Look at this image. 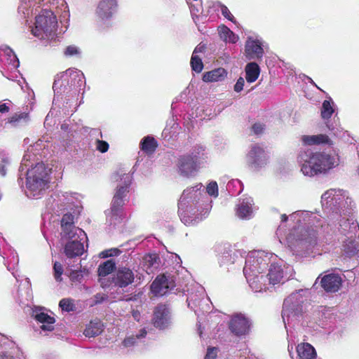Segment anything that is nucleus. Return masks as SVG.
I'll list each match as a JSON object with an SVG mask.
<instances>
[{
	"mask_svg": "<svg viewBox=\"0 0 359 359\" xmlns=\"http://www.w3.org/2000/svg\"><path fill=\"white\" fill-rule=\"evenodd\" d=\"M203 184L186 189L178 203V213L182 222L186 225L194 224L203 219L211 208V201L203 193Z\"/></svg>",
	"mask_w": 359,
	"mask_h": 359,
	"instance_id": "nucleus-1",
	"label": "nucleus"
},
{
	"mask_svg": "<svg viewBox=\"0 0 359 359\" xmlns=\"http://www.w3.org/2000/svg\"><path fill=\"white\" fill-rule=\"evenodd\" d=\"M302 218L304 221H308V224L299 225L293 229L287 236L286 240L288 247L293 251L299 252L302 250H309L316 244L317 229L312 228L323 226L320 219L316 215L305 211H298L290 215L291 219Z\"/></svg>",
	"mask_w": 359,
	"mask_h": 359,
	"instance_id": "nucleus-2",
	"label": "nucleus"
},
{
	"mask_svg": "<svg viewBox=\"0 0 359 359\" xmlns=\"http://www.w3.org/2000/svg\"><path fill=\"white\" fill-rule=\"evenodd\" d=\"M20 168L27 169V196L37 198L43 195L48 187L52 168L39 158H22Z\"/></svg>",
	"mask_w": 359,
	"mask_h": 359,
	"instance_id": "nucleus-3",
	"label": "nucleus"
},
{
	"mask_svg": "<svg viewBox=\"0 0 359 359\" xmlns=\"http://www.w3.org/2000/svg\"><path fill=\"white\" fill-rule=\"evenodd\" d=\"M308 293L306 290H299L292 293L284 301L282 318L287 329L288 338L292 334L288 327L294 326L297 322L300 321Z\"/></svg>",
	"mask_w": 359,
	"mask_h": 359,
	"instance_id": "nucleus-4",
	"label": "nucleus"
},
{
	"mask_svg": "<svg viewBox=\"0 0 359 359\" xmlns=\"http://www.w3.org/2000/svg\"><path fill=\"white\" fill-rule=\"evenodd\" d=\"M272 257V255L263 251H254L248 254L243 268V273L250 287L259 288L255 281V274H263V271L271 262Z\"/></svg>",
	"mask_w": 359,
	"mask_h": 359,
	"instance_id": "nucleus-5",
	"label": "nucleus"
},
{
	"mask_svg": "<svg viewBox=\"0 0 359 359\" xmlns=\"http://www.w3.org/2000/svg\"><path fill=\"white\" fill-rule=\"evenodd\" d=\"M112 179L117 183V189L112 201L111 212L117 214L118 208L124 204L132 182V173L129 167L119 168L114 173Z\"/></svg>",
	"mask_w": 359,
	"mask_h": 359,
	"instance_id": "nucleus-6",
	"label": "nucleus"
},
{
	"mask_svg": "<svg viewBox=\"0 0 359 359\" xmlns=\"http://www.w3.org/2000/svg\"><path fill=\"white\" fill-rule=\"evenodd\" d=\"M57 19L51 11L44 9L35 17L34 26L32 27V34L41 39H53L57 29Z\"/></svg>",
	"mask_w": 359,
	"mask_h": 359,
	"instance_id": "nucleus-7",
	"label": "nucleus"
},
{
	"mask_svg": "<svg viewBox=\"0 0 359 359\" xmlns=\"http://www.w3.org/2000/svg\"><path fill=\"white\" fill-rule=\"evenodd\" d=\"M69 79H72V83L74 86L76 83L78 87H81L85 84L83 74L76 69H69L67 71L57 75L53 85V89L56 96L63 93L70 91Z\"/></svg>",
	"mask_w": 359,
	"mask_h": 359,
	"instance_id": "nucleus-8",
	"label": "nucleus"
},
{
	"mask_svg": "<svg viewBox=\"0 0 359 359\" xmlns=\"http://www.w3.org/2000/svg\"><path fill=\"white\" fill-rule=\"evenodd\" d=\"M339 163V158H306L301 162V171L305 176L312 177L325 173Z\"/></svg>",
	"mask_w": 359,
	"mask_h": 359,
	"instance_id": "nucleus-9",
	"label": "nucleus"
},
{
	"mask_svg": "<svg viewBox=\"0 0 359 359\" xmlns=\"http://www.w3.org/2000/svg\"><path fill=\"white\" fill-rule=\"evenodd\" d=\"M292 271L289 265L283 262L271 263L266 277L269 284L276 285L289 279L292 276Z\"/></svg>",
	"mask_w": 359,
	"mask_h": 359,
	"instance_id": "nucleus-10",
	"label": "nucleus"
},
{
	"mask_svg": "<svg viewBox=\"0 0 359 359\" xmlns=\"http://www.w3.org/2000/svg\"><path fill=\"white\" fill-rule=\"evenodd\" d=\"M346 198L348 199L343 190L330 189L323 194L321 203L325 208L337 210L344 205Z\"/></svg>",
	"mask_w": 359,
	"mask_h": 359,
	"instance_id": "nucleus-11",
	"label": "nucleus"
},
{
	"mask_svg": "<svg viewBox=\"0 0 359 359\" xmlns=\"http://www.w3.org/2000/svg\"><path fill=\"white\" fill-rule=\"evenodd\" d=\"M62 239L67 241L65 245V253L69 258L81 256L84 252L83 242L87 238L84 232L83 236L77 238L76 235L62 237Z\"/></svg>",
	"mask_w": 359,
	"mask_h": 359,
	"instance_id": "nucleus-12",
	"label": "nucleus"
},
{
	"mask_svg": "<svg viewBox=\"0 0 359 359\" xmlns=\"http://www.w3.org/2000/svg\"><path fill=\"white\" fill-rule=\"evenodd\" d=\"M32 316L39 323L41 324V329L43 331H52L54 330L55 319L53 314L44 308H36L32 311Z\"/></svg>",
	"mask_w": 359,
	"mask_h": 359,
	"instance_id": "nucleus-13",
	"label": "nucleus"
},
{
	"mask_svg": "<svg viewBox=\"0 0 359 359\" xmlns=\"http://www.w3.org/2000/svg\"><path fill=\"white\" fill-rule=\"evenodd\" d=\"M152 321L158 329L167 328L172 322L170 309L165 305H158L154 310Z\"/></svg>",
	"mask_w": 359,
	"mask_h": 359,
	"instance_id": "nucleus-14",
	"label": "nucleus"
},
{
	"mask_svg": "<svg viewBox=\"0 0 359 359\" xmlns=\"http://www.w3.org/2000/svg\"><path fill=\"white\" fill-rule=\"evenodd\" d=\"M179 172L184 176L194 175L203 166L198 158H179Z\"/></svg>",
	"mask_w": 359,
	"mask_h": 359,
	"instance_id": "nucleus-15",
	"label": "nucleus"
},
{
	"mask_svg": "<svg viewBox=\"0 0 359 359\" xmlns=\"http://www.w3.org/2000/svg\"><path fill=\"white\" fill-rule=\"evenodd\" d=\"M231 331L237 336L245 335L248 333L250 323L247 318L242 314L234 315L230 323Z\"/></svg>",
	"mask_w": 359,
	"mask_h": 359,
	"instance_id": "nucleus-16",
	"label": "nucleus"
},
{
	"mask_svg": "<svg viewBox=\"0 0 359 359\" xmlns=\"http://www.w3.org/2000/svg\"><path fill=\"white\" fill-rule=\"evenodd\" d=\"M245 52L248 60H261L264 55L262 42L258 39L248 38L245 42Z\"/></svg>",
	"mask_w": 359,
	"mask_h": 359,
	"instance_id": "nucleus-17",
	"label": "nucleus"
},
{
	"mask_svg": "<svg viewBox=\"0 0 359 359\" xmlns=\"http://www.w3.org/2000/svg\"><path fill=\"white\" fill-rule=\"evenodd\" d=\"M74 217L71 213L65 214L61 221L62 237L69 236L72 234L77 238L84 236V231L74 225Z\"/></svg>",
	"mask_w": 359,
	"mask_h": 359,
	"instance_id": "nucleus-18",
	"label": "nucleus"
},
{
	"mask_svg": "<svg viewBox=\"0 0 359 359\" xmlns=\"http://www.w3.org/2000/svg\"><path fill=\"white\" fill-rule=\"evenodd\" d=\"M255 210L254 201L251 197L241 199L237 205L236 215L241 219H250Z\"/></svg>",
	"mask_w": 359,
	"mask_h": 359,
	"instance_id": "nucleus-19",
	"label": "nucleus"
},
{
	"mask_svg": "<svg viewBox=\"0 0 359 359\" xmlns=\"http://www.w3.org/2000/svg\"><path fill=\"white\" fill-rule=\"evenodd\" d=\"M116 0H101L98 4L96 13L102 20H107L116 13Z\"/></svg>",
	"mask_w": 359,
	"mask_h": 359,
	"instance_id": "nucleus-20",
	"label": "nucleus"
},
{
	"mask_svg": "<svg viewBox=\"0 0 359 359\" xmlns=\"http://www.w3.org/2000/svg\"><path fill=\"white\" fill-rule=\"evenodd\" d=\"M134 278V273L131 269L121 267L117 271L114 278V283L116 286L126 287L133 282Z\"/></svg>",
	"mask_w": 359,
	"mask_h": 359,
	"instance_id": "nucleus-21",
	"label": "nucleus"
},
{
	"mask_svg": "<svg viewBox=\"0 0 359 359\" xmlns=\"http://www.w3.org/2000/svg\"><path fill=\"white\" fill-rule=\"evenodd\" d=\"M173 285L164 275L158 276L151 285V290L155 295L162 296Z\"/></svg>",
	"mask_w": 359,
	"mask_h": 359,
	"instance_id": "nucleus-22",
	"label": "nucleus"
},
{
	"mask_svg": "<svg viewBox=\"0 0 359 359\" xmlns=\"http://www.w3.org/2000/svg\"><path fill=\"white\" fill-rule=\"evenodd\" d=\"M302 144L305 146L314 145H328L333 144L331 139L325 134H318L313 135H303L301 137Z\"/></svg>",
	"mask_w": 359,
	"mask_h": 359,
	"instance_id": "nucleus-23",
	"label": "nucleus"
},
{
	"mask_svg": "<svg viewBox=\"0 0 359 359\" xmlns=\"http://www.w3.org/2000/svg\"><path fill=\"white\" fill-rule=\"evenodd\" d=\"M321 285L327 292H335L341 285V278L337 274H328L321 280Z\"/></svg>",
	"mask_w": 359,
	"mask_h": 359,
	"instance_id": "nucleus-24",
	"label": "nucleus"
},
{
	"mask_svg": "<svg viewBox=\"0 0 359 359\" xmlns=\"http://www.w3.org/2000/svg\"><path fill=\"white\" fill-rule=\"evenodd\" d=\"M142 265L147 273H152L159 267V257L155 253L145 255L142 258Z\"/></svg>",
	"mask_w": 359,
	"mask_h": 359,
	"instance_id": "nucleus-25",
	"label": "nucleus"
},
{
	"mask_svg": "<svg viewBox=\"0 0 359 359\" xmlns=\"http://www.w3.org/2000/svg\"><path fill=\"white\" fill-rule=\"evenodd\" d=\"M299 359H315L316 351L314 347L309 343H301L296 348Z\"/></svg>",
	"mask_w": 359,
	"mask_h": 359,
	"instance_id": "nucleus-26",
	"label": "nucleus"
},
{
	"mask_svg": "<svg viewBox=\"0 0 359 359\" xmlns=\"http://www.w3.org/2000/svg\"><path fill=\"white\" fill-rule=\"evenodd\" d=\"M29 121V114L27 112H19L13 114L6 122L11 126L18 128L27 125Z\"/></svg>",
	"mask_w": 359,
	"mask_h": 359,
	"instance_id": "nucleus-27",
	"label": "nucleus"
},
{
	"mask_svg": "<svg viewBox=\"0 0 359 359\" xmlns=\"http://www.w3.org/2000/svg\"><path fill=\"white\" fill-rule=\"evenodd\" d=\"M340 231L341 233H355L358 230V223L353 218L345 219L343 217L339 222Z\"/></svg>",
	"mask_w": 359,
	"mask_h": 359,
	"instance_id": "nucleus-28",
	"label": "nucleus"
},
{
	"mask_svg": "<svg viewBox=\"0 0 359 359\" xmlns=\"http://www.w3.org/2000/svg\"><path fill=\"white\" fill-rule=\"evenodd\" d=\"M226 76V70L223 68H218L205 73L203 76V81L205 82H217L224 80Z\"/></svg>",
	"mask_w": 359,
	"mask_h": 359,
	"instance_id": "nucleus-29",
	"label": "nucleus"
},
{
	"mask_svg": "<svg viewBox=\"0 0 359 359\" xmlns=\"http://www.w3.org/2000/svg\"><path fill=\"white\" fill-rule=\"evenodd\" d=\"M140 149L147 155H151L158 147V144L154 137L147 136L142 139L140 143Z\"/></svg>",
	"mask_w": 359,
	"mask_h": 359,
	"instance_id": "nucleus-30",
	"label": "nucleus"
},
{
	"mask_svg": "<svg viewBox=\"0 0 359 359\" xmlns=\"http://www.w3.org/2000/svg\"><path fill=\"white\" fill-rule=\"evenodd\" d=\"M218 32L220 39L226 43H236L239 39V36L226 26H219Z\"/></svg>",
	"mask_w": 359,
	"mask_h": 359,
	"instance_id": "nucleus-31",
	"label": "nucleus"
},
{
	"mask_svg": "<svg viewBox=\"0 0 359 359\" xmlns=\"http://www.w3.org/2000/svg\"><path fill=\"white\" fill-rule=\"evenodd\" d=\"M103 331V324L98 320H92L87 325L83 334L88 337H94Z\"/></svg>",
	"mask_w": 359,
	"mask_h": 359,
	"instance_id": "nucleus-32",
	"label": "nucleus"
},
{
	"mask_svg": "<svg viewBox=\"0 0 359 359\" xmlns=\"http://www.w3.org/2000/svg\"><path fill=\"white\" fill-rule=\"evenodd\" d=\"M260 73L259 65L256 62H250L245 67V79L248 83L255 82Z\"/></svg>",
	"mask_w": 359,
	"mask_h": 359,
	"instance_id": "nucleus-33",
	"label": "nucleus"
},
{
	"mask_svg": "<svg viewBox=\"0 0 359 359\" xmlns=\"http://www.w3.org/2000/svg\"><path fill=\"white\" fill-rule=\"evenodd\" d=\"M115 268V262L112 259L104 262L100 265L98 268V275L100 277H104L111 273Z\"/></svg>",
	"mask_w": 359,
	"mask_h": 359,
	"instance_id": "nucleus-34",
	"label": "nucleus"
},
{
	"mask_svg": "<svg viewBox=\"0 0 359 359\" xmlns=\"http://www.w3.org/2000/svg\"><path fill=\"white\" fill-rule=\"evenodd\" d=\"M255 281L257 283V285L260 288L256 289L252 287H250V288L255 292H259L263 290H266L267 288V285L269 284L268 280L266 279V277L264 274H255Z\"/></svg>",
	"mask_w": 359,
	"mask_h": 359,
	"instance_id": "nucleus-35",
	"label": "nucleus"
},
{
	"mask_svg": "<svg viewBox=\"0 0 359 359\" xmlns=\"http://www.w3.org/2000/svg\"><path fill=\"white\" fill-rule=\"evenodd\" d=\"M211 4L212 8H214L215 11H220L223 16L229 20H233V16L226 6L222 4L219 2H212ZM210 7H211V6H210Z\"/></svg>",
	"mask_w": 359,
	"mask_h": 359,
	"instance_id": "nucleus-36",
	"label": "nucleus"
},
{
	"mask_svg": "<svg viewBox=\"0 0 359 359\" xmlns=\"http://www.w3.org/2000/svg\"><path fill=\"white\" fill-rule=\"evenodd\" d=\"M146 334L147 331L144 329H142L136 336L132 335L126 338L123 341V344L125 347L132 346L136 344L137 339L144 338Z\"/></svg>",
	"mask_w": 359,
	"mask_h": 359,
	"instance_id": "nucleus-37",
	"label": "nucleus"
},
{
	"mask_svg": "<svg viewBox=\"0 0 359 359\" xmlns=\"http://www.w3.org/2000/svg\"><path fill=\"white\" fill-rule=\"evenodd\" d=\"M251 170L254 171L261 170L267 165L266 158H250L248 162Z\"/></svg>",
	"mask_w": 359,
	"mask_h": 359,
	"instance_id": "nucleus-38",
	"label": "nucleus"
},
{
	"mask_svg": "<svg viewBox=\"0 0 359 359\" xmlns=\"http://www.w3.org/2000/svg\"><path fill=\"white\" fill-rule=\"evenodd\" d=\"M192 70L196 73H200L203 69V64L201 57L199 55H191L190 62Z\"/></svg>",
	"mask_w": 359,
	"mask_h": 359,
	"instance_id": "nucleus-39",
	"label": "nucleus"
},
{
	"mask_svg": "<svg viewBox=\"0 0 359 359\" xmlns=\"http://www.w3.org/2000/svg\"><path fill=\"white\" fill-rule=\"evenodd\" d=\"M334 113V109L332 106L331 105L330 100H324L323 102L322 110H321V116L323 119H329L332 114Z\"/></svg>",
	"mask_w": 359,
	"mask_h": 359,
	"instance_id": "nucleus-40",
	"label": "nucleus"
},
{
	"mask_svg": "<svg viewBox=\"0 0 359 359\" xmlns=\"http://www.w3.org/2000/svg\"><path fill=\"white\" fill-rule=\"evenodd\" d=\"M31 5L30 0H29L28 2L25 1V0H22L18 7V12L22 14L25 18H29L33 13V10L30 9Z\"/></svg>",
	"mask_w": 359,
	"mask_h": 359,
	"instance_id": "nucleus-41",
	"label": "nucleus"
},
{
	"mask_svg": "<svg viewBox=\"0 0 359 359\" xmlns=\"http://www.w3.org/2000/svg\"><path fill=\"white\" fill-rule=\"evenodd\" d=\"M206 193L208 196L213 198H217L219 195V189L217 183L215 181L210 182L205 188Z\"/></svg>",
	"mask_w": 359,
	"mask_h": 359,
	"instance_id": "nucleus-42",
	"label": "nucleus"
},
{
	"mask_svg": "<svg viewBox=\"0 0 359 359\" xmlns=\"http://www.w3.org/2000/svg\"><path fill=\"white\" fill-rule=\"evenodd\" d=\"M64 53L67 57H81V51L79 47L74 45H70L65 48Z\"/></svg>",
	"mask_w": 359,
	"mask_h": 359,
	"instance_id": "nucleus-43",
	"label": "nucleus"
},
{
	"mask_svg": "<svg viewBox=\"0 0 359 359\" xmlns=\"http://www.w3.org/2000/svg\"><path fill=\"white\" fill-rule=\"evenodd\" d=\"M264 154V148L259 144H252L248 152V157H259Z\"/></svg>",
	"mask_w": 359,
	"mask_h": 359,
	"instance_id": "nucleus-44",
	"label": "nucleus"
},
{
	"mask_svg": "<svg viewBox=\"0 0 359 359\" xmlns=\"http://www.w3.org/2000/svg\"><path fill=\"white\" fill-rule=\"evenodd\" d=\"M59 306L62 311L67 312L72 311L75 309L74 302L70 299H62V300H60Z\"/></svg>",
	"mask_w": 359,
	"mask_h": 359,
	"instance_id": "nucleus-45",
	"label": "nucleus"
},
{
	"mask_svg": "<svg viewBox=\"0 0 359 359\" xmlns=\"http://www.w3.org/2000/svg\"><path fill=\"white\" fill-rule=\"evenodd\" d=\"M205 147L201 144L194 146L187 157H198L205 154Z\"/></svg>",
	"mask_w": 359,
	"mask_h": 359,
	"instance_id": "nucleus-46",
	"label": "nucleus"
},
{
	"mask_svg": "<svg viewBox=\"0 0 359 359\" xmlns=\"http://www.w3.org/2000/svg\"><path fill=\"white\" fill-rule=\"evenodd\" d=\"M54 277L56 281L60 282L62 280V275L63 273V268L60 263L55 262L53 265Z\"/></svg>",
	"mask_w": 359,
	"mask_h": 359,
	"instance_id": "nucleus-47",
	"label": "nucleus"
},
{
	"mask_svg": "<svg viewBox=\"0 0 359 359\" xmlns=\"http://www.w3.org/2000/svg\"><path fill=\"white\" fill-rule=\"evenodd\" d=\"M4 53L7 55L8 58L12 57V60H13V68H18L20 65V62L13 50L8 47L5 49Z\"/></svg>",
	"mask_w": 359,
	"mask_h": 359,
	"instance_id": "nucleus-48",
	"label": "nucleus"
},
{
	"mask_svg": "<svg viewBox=\"0 0 359 359\" xmlns=\"http://www.w3.org/2000/svg\"><path fill=\"white\" fill-rule=\"evenodd\" d=\"M96 149L100 152L104 153L109 149V144L105 141L97 140L96 141Z\"/></svg>",
	"mask_w": 359,
	"mask_h": 359,
	"instance_id": "nucleus-49",
	"label": "nucleus"
},
{
	"mask_svg": "<svg viewBox=\"0 0 359 359\" xmlns=\"http://www.w3.org/2000/svg\"><path fill=\"white\" fill-rule=\"evenodd\" d=\"M218 350L215 347H209L207 350L205 359H216Z\"/></svg>",
	"mask_w": 359,
	"mask_h": 359,
	"instance_id": "nucleus-50",
	"label": "nucleus"
},
{
	"mask_svg": "<svg viewBox=\"0 0 359 359\" xmlns=\"http://www.w3.org/2000/svg\"><path fill=\"white\" fill-rule=\"evenodd\" d=\"M121 253V251L117 248H111L107 250H104L102 252L103 257H109L113 256H118Z\"/></svg>",
	"mask_w": 359,
	"mask_h": 359,
	"instance_id": "nucleus-51",
	"label": "nucleus"
},
{
	"mask_svg": "<svg viewBox=\"0 0 359 359\" xmlns=\"http://www.w3.org/2000/svg\"><path fill=\"white\" fill-rule=\"evenodd\" d=\"M190 11H191V15L193 16V18L194 19V16L198 18V14L202 13L203 8L201 4H198V5L191 4L190 6Z\"/></svg>",
	"mask_w": 359,
	"mask_h": 359,
	"instance_id": "nucleus-52",
	"label": "nucleus"
},
{
	"mask_svg": "<svg viewBox=\"0 0 359 359\" xmlns=\"http://www.w3.org/2000/svg\"><path fill=\"white\" fill-rule=\"evenodd\" d=\"M244 83H245L244 79L242 78V77H240L237 80V81H236V84L234 86V90L236 92H237V93L241 92L243 90V88Z\"/></svg>",
	"mask_w": 359,
	"mask_h": 359,
	"instance_id": "nucleus-53",
	"label": "nucleus"
},
{
	"mask_svg": "<svg viewBox=\"0 0 359 359\" xmlns=\"http://www.w3.org/2000/svg\"><path fill=\"white\" fill-rule=\"evenodd\" d=\"M206 49V45L203 43H200L194 49L192 55H198L199 53H204Z\"/></svg>",
	"mask_w": 359,
	"mask_h": 359,
	"instance_id": "nucleus-54",
	"label": "nucleus"
},
{
	"mask_svg": "<svg viewBox=\"0 0 359 359\" xmlns=\"http://www.w3.org/2000/svg\"><path fill=\"white\" fill-rule=\"evenodd\" d=\"M264 126L263 124L256 123L252 126V130L255 134H260L263 132Z\"/></svg>",
	"mask_w": 359,
	"mask_h": 359,
	"instance_id": "nucleus-55",
	"label": "nucleus"
},
{
	"mask_svg": "<svg viewBox=\"0 0 359 359\" xmlns=\"http://www.w3.org/2000/svg\"><path fill=\"white\" fill-rule=\"evenodd\" d=\"M81 278V275L78 271H72L70 273V278L72 280H78L79 281Z\"/></svg>",
	"mask_w": 359,
	"mask_h": 359,
	"instance_id": "nucleus-56",
	"label": "nucleus"
},
{
	"mask_svg": "<svg viewBox=\"0 0 359 359\" xmlns=\"http://www.w3.org/2000/svg\"><path fill=\"white\" fill-rule=\"evenodd\" d=\"M9 111V107L7 103L0 104V112L4 114Z\"/></svg>",
	"mask_w": 359,
	"mask_h": 359,
	"instance_id": "nucleus-57",
	"label": "nucleus"
},
{
	"mask_svg": "<svg viewBox=\"0 0 359 359\" xmlns=\"http://www.w3.org/2000/svg\"><path fill=\"white\" fill-rule=\"evenodd\" d=\"M74 84V82H72ZM69 86H71L70 90H75L76 92L79 91L81 87H78V85L76 83V86L72 85V79H69Z\"/></svg>",
	"mask_w": 359,
	"mask_h": 359,
	"instance_id": "nucleus-58",
	"label": "nucleus"
},
{
	"mask_svg": "<svg viewBox=\"0 0 359 359\" xmlns=\"http://www.w3.org/2000/svg\"><path fill=\"white\" fill-rule=\"evenodd\" d=\"M133 318L136 320L139 321L140 320V312L138 311H133Z\"/></svg>",
	"mask_w": 359,
	"mask_h": 359,
	"instance_id": "nucleus-59",
	"label": "nucleus"
},
{
	"mask_svg": "<svg viewBox=\"0 0 359 359\" xmlns=\"http://www.w3.org/2000/svg\"><path fill=\"white\" fill-rule=\"evenodd\" d=\"M189 301V306H191V303L194 304V306H197L196 304V299L194 298V297H190L187 299Z\"/></svg>",
	"mask_w": 359,
	"mask_h": 359,
	"instance_id": "nucleus-60",
	"label": "nucleus"
},
{
	"mask_svg": "<svg viewBox=\"0 0 359 359\" xmlns=\"http://www.w3.org/2000/svg\"><path fill=\"white\" fill-rule=\"evenodd\" d=\"M288 341H289V343H290V339H288ZM292 349H293L292 345L289 344H288V352H289L290 355L291 356V358H292Z\"/></svg>",
	"mask_w": 359,
	"mask_h": 359,
	"instance_id": "nucleus-61",
	"label": "nucleus"
},
{
	"mask_svg": "<svg viewBox=\"0 0 359 359\" xmlns=\"http://www.w3.org/2000/svg\"><path fill=\"white\" fill-rule=\"evenodd\" d=\"M7 60H8V64L10 65H11L12 67L13 68V60H12V57L7 58Z\"/></svg>",
	"mask_w": 359,
	"mask_h": 359,
	"instance_id": "nucleus-62",
	"label": "nucleus"
},
{
	"mask_svg": "<svg viewBox=\"0 0 359 359\" xmlns=\"http://www.w3.org/2000/svg\"><path fill=\"white\" fill-rule=\"evenodd\" d=\"M287 219V217L286 216V215H283L281 216V219H282V222H285Z\"/></svg>",
	"mask_w": 359,
	"mask_h": 359,
	"instance_id": "nucleus-63",
	"label": "nucleus"
},
{
	"mask_svg": "<svg viewBox=\"0 0 359 359\" xmlns=\"http://www.w3.org/2000/svg\"><path fill=\"white\" fill-rule=\"evenodd\" d=\"M34 150V147H31V148L28 149V152L32 151Z\"/></svg>",
	"mask_w": 359,
	"mask_h": 359,
	"instance_id": "nucleus-64",
	"label": "nucleus"
}]
</instances>
